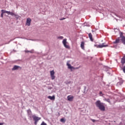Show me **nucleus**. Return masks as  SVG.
Returning a JSON list of instances; mask_svg holds the SVG:
<instances>
[{
    "label": "nucleus",
    "instance_id": "1",
    "mask_svg": "<svg viewBox=\"0 0 125 125\" xmlns=\"http://www.w3.org/2000/svg\"><path fill=\"white\" fill-rule=\"evenodd\" d=\"M104 103H102L101 101L99 100L97 101L95 103L96 107H98V108H99V109L101 111H105V105H104Z\"/></svg>",
    "mask_w": 125,
    "mask_h": 125
},
{
    "label": "nucleus",
    "instance_id": "2",
    "mask_svg": "<svg viewBox=\"0 0 125 125\" xmlns=\"http://www.w3.org/2000/svg\"><path fill=\"white\" fill-rule=\"evenodd\" d=\"M62 43L65 48H67V49H70V46L67 44V43H68V42H67V39H63V40L62 41Z\"/></svg>",
    "mask_w": 125,
    "mask_h": 125
},
{
    "label": "nucleus",
    "instance_id": "3",
    "mask_svg": "<svg viewBox=\"0 0 125 125\" xmlns=\"http://www.w3.org/2000/svg\"><path fill=\"white\" fill-rule=\"evenodd\" d=\"M94 46L96 47L97 48H102L103 47H107V46H108V45H105L104 43H103V44L99 45L95 44Z\"/></svg>",
    "mask_w": 125,
    "mask_h": 125
},
{
    "label": "nucleus",
    "instance_id": "4",
    "mask_svg": "<svg viewBox=\"0 0 125 125\" xmlns=\"http://www.w3.org/2000/svg\"><path fill=\"white\" fill-rule=\"evenodd\" d=\"M50 76L52 80H55V76H54L55 72L54 70H52L50 72Z\"/></svg>",
    "mask_w": 125,
    "mask_h": 125
},
{
    "label": "nucleus",
    "instance_id": "5",
    "mask_svg": "<svg viewBox=\"0 0 125 125\" xmlns=\"http://www.w3.org/2000/svg\"><path fill=\"white\" fill-rule=\"evenodd\" d=\"M31 22H32V19H31V18H28L26 19V25L28 26H31Z\"/></svg>",
    "mask_w": 125,
    "mask_h": 125
},
{
    "label": "nucleus",
    "instance_id": "6",
    "mask_svg": "<svg viewBox=\"0 0 125 125\" xmlns=\"http://www.w3.org/2000/svg\"><path fill=\"white\" fill-rule=\"evenodd\" d=\"M32 118H33L34 121H35V122H39V121H40V120H41V119L40 117L36 116L35 115H33L32 116Z\"/></svg>",
    "mask_w": 125,
    "mask_h": 125
},
{
    "label": "nucleus",
    "instance_id": "7",
    "mask_svg": "<svg viewBox=\"0 0 125 125\" xmlns=\"http://www.w3.org/2000/svg\"><path fill=\"white\" fill-rule=\"evenodd\" d=\"M8 15H11V16H14L15 17H16V18H17L18 19V15L15 14L13 12H11L10 11H9V13H8Z\"/></svg>",
    "mask_w": 125,
    "mask_h": 125
},
{
    "label": "nucleus",
    "instance_id": "8",
    "mask_svg": "<svg viewBox=\"0 0 125 125\" xmlns=\"http://www.w3.org/2000/svg\"><path fill=\"white\" fill-rule=\"evenodd\" d=\"M74 99V96H71V95H69L67 96V100L68 101H73Z\"/></svg>",
    "mask_w": 125,
    "mask_h": 125
},
{
    "label": "nucleus",
    "instance_id": "9",
    "mask_svg": "<svg viewBox=\"0 0 125 125\" xmlns=\"http://www.w3.org/2000/svg\"><path fill=\"white\" fill-rule=\"evenodd\" d=\"M66 65L67 66L68 69H70L71 70H72V69H75V67L72 66V65H71V64L69 63L68 62H67Z\"/></svg>",
    "mask_w": 125,
    "mask_h": 125
},
{
    "label": "nucleus",
    "instance_id": "10",
    "mask_svg": "<svg viewBox=\"0 0 125 125\" xmlns=\"http://www.w3.org/2000/svg\"><path fill=\"white\" fill-rule=\"evenodd\" d=\"M120 38H118L116 39L115 41L113 42V43H114V44H116L117 43H120Z\"/></svg>",
    "mask_w": 125,
    "mask_h": 125
},
{
    "label": "nucleus",
    "instance_id": "11",
    "mask_svg": "<svg viewBox=\"0 0 125 125\" xmlns=\"http://www.w3.org/2000/svg\"><path fill=\"white\" fill-rule=\"evenodd\" d=\"M120 38H121V41L123 42V43H125V36H122V35H120Z\"/></svg>",
    "mask_w": 125,
    "mask_h": 125
},
{
    "label": "nucleus",
    "instance_id": "12",
    "mask_svg": "<svg viewBox=\"0 0 125 125\" xmlns=\"http://www.w3.org/2000/svg\"><path fill=\"white\" fill-rule=\"evenodd\" d=\"M88 37L91 42H93V38H92V34H91V33L88 34Z\"/></svg>",
    "mask_w": 125,
    "mask_h": 125
},
{
    "label": "nucleus",
    "instance_id": "13",
    "mask_svg": "<svg viewBox=\"0 0 125 125\" xmlns=\"http://www.w3.org/2000/svg\"><path fill=\"white\" fill-rule=\"evenodd\" d=\"M48 99H50V100H55V96L53 95V96H48Z\"/></svg>",
    "mask_w": 125,
    "mask_h": 125
},
{
    "label": "nucleus",
    "instance_id": "14",
    "mask_svg": "<svg viewBox=\"0 0 125 125\" xmlns=\"http://www.w3.org/2000/svg\"><path fill=\"white\" fill-rule=\"evenodd\" d=\"M84 42H81V47L82 49L84 50Z\"/></svg>",
    "mask_w": 125,
    "mask_h": 125
},
{
    "label": "nucleus",
    "instance_id": "15",
    "mask_svg": "<svg viewBox=\"0 0 125 125\" xmlns=\"http://www.w3.org/2000/svg\"><path fill=\"white\" fill-rule=\"evenodd\" d=\"M121 63L122 64H125V55L122 59V60H121Z\"/></svg>",
    "mask_w": 125,
    "mask_h": 125
},
{
    "label": "nucleus",
    "instance_id": "16",
    "mask_svg": "<svg viewBox=\"0 0 125 125\" xmlns=\"http://www.w3.org/2000/svg\"><path fill=\"white\" fill-rule=\"evenodd\" d=\"M1 13H2L3 14H4V13H7V14H8L9 12L8 11H5L4 10H1Z\"/></svg>",
    "mask_w": 125,
    "mask_h": 125
},
{
    "label": "nucleus",
    "instance_id": "17",
    "mask_svg": "<svg viewBox=\"0 0 125 125\" xmlns=\"http://www.w3.org/2000/svg\"><path fill=\"white\" fill-rule=\"evenodd\" d=\"M19 68H20V66H17V65H15L14 67L12 68V70H17Z\"/></svg>",
    "mask_w": 125,
    "mask_h": 125
},
{
    "label": "nucleus",
    "instance_id": "18",
    "mask_svg": "<svg viewBox=\"0 0 125 125\" xmlns=\"http://www.w3.org/2000/svg\"><path fill=\"white\" fill-rule=\"evenodd\" d=\"M104 101H106L107 102L109 103V104H111V101L110 100V99L104 98Z\"/></svg>",
    "mask_w": 125,
    "mask_h": 125
},
{
    "label": "nucleus",
    "instance_id": "19",
    "mask_svg": "<svg viewBox=\"0 0 125 125\" xmlns=\"http://www.w3.org/2000/svg\"><path fill=\"white\" fill-rule=\"evenodd\" d=\"M27 113L28 115H31L32 114V111H31V109L27 110Z\"/></svg>",
    "mask_w": 125,
    "mask_h": 125
},
{
    "label": "nucleus",
    "instance_id": "20",
    "mask_svg": "<svg viewBox=\"0 0 125 125\" xmlns=\"http://www.w3.org/2000/svg\"><path fill=\"white\" fill-rule=\"evenodd\" d=\"M61 122L62 123H65V122H66V120H65V119H63V118H62V119H61Z\"/></svg>",
    "mask_w": 125,
    "mask_h": 125
},
{
    "label": "nucleus",
    "instance_id": "21",
    "mask_svg": "<svg viewBox=\"0 0 125 125\" xmlns=\"http://www.w3.org/2000/svg\"><path fill=\"white\" fill-rule=\"evenodd\" d=\"M58 39H59V40H63V39H64V37L63 36H59L58 37Z\"/></svg>",
    "mask_w": 125,
    "mask_h": 125
},
{
    "label": "nucleus",
    "instance_id": "22",
    "mask_svg": "<svg viewBox=\"0 0 125 125\" xmlns=\"http://www.w3.org/2000/svg\"><path fill=\"white\" fill-rule=\"evenodd\" d=\"M122 70H123L124 73H125V65L124 66Z\"/></svg>",
    "mask_w": 125,
    "mask_h": 125
},
{
    "label": "nucleus",
    "instance_id": "23",
    "mask_svg": "<svg viewBox=\"0 0 125 125\" xmlns=\"http://www.w3.org/2000/svg\"><path fill=\"white\" fill-rule=\"evenodd\" d=\"M91 121H92V122H93V123H95V122H96V120H94V119H91Z\"/></svg>",
    "mask_w": 125,
    "mask_h": 125
},
{
    "label": "nucleus",
    "instance_id": "24",
    "mask_svg": "<svg viewBox=\"0 0 125 125\" xmlns=\"http://www.w3.org/2000/svg\"><path fill=\"white\" fill-rule=\"evenodd\" d=\"M41 125H46V124H45V123L43 122H42V123L41 124Z\"/></svg>",
    "mask_w": 125,
    "mask_h": 125
},
{
    "label": "nucleus",
    "instance_id": "25",
    "mask_svg": "<svg viewBox=\"0 0 125 125\" xmlns=\"http://www.w3.org/2000/svg\"><path fill=\"white\" fill-rule=\"evenodd\" d=\"M1 17L2 18L3 17V14L1 13Z\"/></svg>",
    "mask_w": 125,
    "mask_h": 125
},
{
    "label": "nucleus",
    "instance_id": "26",
    "mask_svg": "<svg viewBox=\"0 0 125 125\" xmlns=\"http://www.w3.org/2000/svg\"><path fill=\"white\" fill-rule=\"evenodd\" d=\"M100 94H102V95H103V94L102 93V91L100 92Z\"/></svg>",
    "mask_w": 125,
    "mask_h": 125
},
{
    "label": "nucleus",
    "instance_id": "27",
    "mask_svg": "<svg viewBox=\"0 0 125 125\" xmlns=\"http://www.w3.org/2000/svg\"><path fill=\"white\" fill-rule=\"evenodd\" d=\"M38 124V122L35 121V125H37Z\"/></svg>",
    "mask_w": 125,
    "mask_h": 125
},
{
    "label": "nucleus",
    "instance_id": "28",
    "mask_svg": "<svg viewBox=\"0 0 125 125\" xmlns=\"http://www.w3.org/2000/svg\"><path fill=\"white\" fill-rule=\"evenodd\" d=\"M64 19H65V18L61 19H60V20L62 21V20H64Z\"/></svg>",
    "mask_w": 125,
    "mask_h": 125
},
{
    "label": "nucleus",
    "instance_id": "29",
    "mask_svg": "<svg viewBox=\"0 0 125 125\" xmlns=\"http://www.w3.org/2000/svg\"><path fill=\"white\" fill-rule=\"evenodd\" d=\"M25 52H31V51H28V50H27V51H25Z\"/></svg>",
    "mask_w": 125,
    "mask_h": 125
},
{
    "label": "nucleus",
    "instance_id": "30",
    "mask_svg": "<svg viewBox=\"0 0 125 125\" xmlns=\"http://www.w3.org/2000/svg\"><path fill=\"white\" fill-rule=\"evenodd\" d=\"M4 125V123H0V125Z\"/></svg>",
    "mask_w": 125,
    "mask_h": 125
},
{
    "label": "nucleus",
    "instance_id": "31",
    "mask_svg": "<svg viewBox=\"0 0 125 125\" xmlns=\"http://www.w3.org/2000/svg\"><path fill=\"white\" fill-rule=\"evenodd\" d=\"M80 67H76V68H74V69H79Z\"/></svg>",
    "mask_w": 125,
    "mask_h": 125
},
{
    "label": "nucleus",
    "instance_id": "32",
    "mask_svg": "<svg viewBox=\"0 0 125 125\" xmlns=\"http://www.w3.org/2000/svg\"><path fill=\"white\" fill-rule=\"evenodd\" d=\"M124 44L125 45V43H124Z\"/></svg>",
    "mask_w": 125,
    "mask_h": 125
}]
</instances>
